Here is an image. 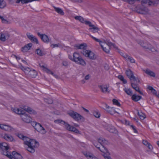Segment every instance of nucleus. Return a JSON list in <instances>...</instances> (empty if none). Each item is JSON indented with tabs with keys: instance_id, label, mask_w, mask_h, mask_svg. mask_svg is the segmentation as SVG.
Returning a JSON list of instances; mask_svg holds the SVG:
<instances>
[{
	"instance_id": "obj_48",
	"label": "nucleus",
	"mask_w": 159,
	"mask_h": 159,
	"mask_svg": "<svg viewBox=\"0 0 159 159\" xmlns=\"http://www.w3.org/2000/svg\"><path fill=\"white\" fill-rule=\"evenodd\" d=\"M112 102L113 104H115L118 106H120V102L116 99H113L112 100Z\"/></svg>"
},
{
	"instance_id": "obj_64",
	"label": "nucleus",
	"mask_w": 159,
	"mask_h": 159,
	"mask_svg": "<svg viewBox=\"0 0 159 159\" xmlns=\"http://www.w3.org/2000/svg\"><path fill=\"white\" fill-rule=\"evenodd\" d=\"M153 93V94L156 95L157 93V91L155 89H153L151 91Z\"/></svg>"
},
{
	"instance_id": "obj_23",
	"label": "nucleus",
	"mask_w": 159,
	"mask_h": 159,
	"mask_svg": "<svg viewBox=\"0 0 159 159\" xmlns=\"http://www.w3.org/2000/svg\"><path fill=\"white\" fill-rule=\"evenodd\" d=\"M137 83H135L131 81V87L136 91L138 92L140 94L143 95V93L140 90L139 87V84Z\"/></svg>"
},
{
	"instance_id": "obj_10",
	"label": "nucleus",
	"mask_w": 159,
	"mask_h": 159,
	"mask_svg": "<svg viewBox=\"0 0 159 159\" xmlns=\"http://www.w3.org/2000/svg\"><path fill=\"white\" fill-rule=\"evenodd\" d=\"M138 43L144 49H148L152 52H154L155 49L148 42L140 40L139 41Z\"/></svg>"
},
{
	"instance_id": "obj_28",
	"label": "nucleus",
	"mask_w": 159,
	"mask_h": 159,
	"mask_svg": "<svg viewBox=\"0 0 159 159\" xmlns=\"http://www.w3.org/2000/svg\"><path fill=\"white\" fill-rule=\"evenodd\" d=\"M9 35L8 34H1L0 36V39L2 41H5L9 39Z\"/></svg>"
},
{
	"instance_id": "obj_31",
	"label": "nucleus",
	"mask_w": 159,
	"mask_h": 159,
	"mask_svg": "<svg viewBox=\"0 0 159 159\" xmlns=\"http://www.w3.org/2000/svg\"><path fill=\"white\" fill-rule=\"evenodd\" d=\"M53 8H54L55 11L58 14L62 16L64 15V13L61 8L59 7H53Z\"/></svg>"
},
{
	"instance_id": "obj_52",
	"label": "nucleus",
	"mask_w": 159,
	"mask_h": 159,
	"mask_svg": "<svg viewBox=\"0 0 159 159\" xmlns=\"http://www.w3.org/2000/svg\"><path fill=\"white\" fill-rule=\"evenodd\" d=\"M128 59L129 60L131 63H134L135 62L134 60L131 57L129 56Z\"/></svg>"
},
{
	"instance_id": "obj_17",
	"label": "nucleus",
	"mask_w": 159,
	"mask_h": 159,
	"mask_svg": "<svg viewBox=\"0 0 159 159\" xmlns=\"http://www.w3.org/2000/svg\"><path fill=\"white\" fill-rule=\"evenodd\" d=\"M84 155L88 159H98L93 153L89 152H83Z\"/></svg>"
},
{
	"instance_id": "obj_11",
	"label": "nucleus",
	"mask_w": 159,
	"mask_h": 159,
	"mask_svg": "<svg viewBox=\"0 0 159 159\" xmlns=\"http://www.w3.org/2000/svg\"><path fill=\"white\" fill-rule=\"evenodd\" d=\"M34 128L37 131L42 134H45L47 132L46 129L39 123H35Z\"/></svg>"
},
{
	"instance_id": "obj_3",
	"label": "nucleus",
	"mask_w": 159,
	"mask_h": 159,
	"mask_svg": "<svg viewBox=\"0 0 159 159\" xmlns=\"http://www.w3.org/2000/svg\"><path fill=\"white\" fill-rule=\"evenodd\" d=\"M108 144V142L107 140L103 138H100V144L101 146V148L100 147V151L102 153L101 154L105 159H111L109 156L110 153L105 146Z\"/></svg>"
},
{
	"instance_id": "obj_63",
	"label": "nucleus",
	"mask_w": 159,
	"mask_h": 159,
	"mask_svg": "<svg viewBox=\"0 0 159 159\" xmlns=\"http://www.w3.org/2000/svg\"><path fill=\"white\" fill-rule=\"evenodd\" d=\"M148 148L151 150H152L153 149V147L150 144V143H149L148 145Z\"/></svg>"
},
{
	"instance_id": "obj_59",
	"label": "nucleus",
	"mask_w": 159,
	"mask_h": 159,
	"mask_svg": "<svg viewBox=\"0 0 159 159\" xmlns=\"http://www.w3.org/2000/svg\"><path fill=\"white\" fill-rule=\"evenodd\" d=\"M89 35L93 39H94V40H95L96 42H99V40L98 39H96V38L93 37V36H92V35H90V34H89Z\"/></svg>"
},
{
	"instance_id": "obj_25",
	"label": "nucleus",
	"mask_w": 159,
	"mask_h": 159,
	"mask_svg": "<svg viewBox=\"0 0 159 159\" xmlns=\"http://www.w3.org/2000/svg\"><path fill=\"white\" fill-rule=\"evenodd\" d=\"M32 46V43H30L22 47L21 48V51L24 52H26L30 49Z\"/></svg>"
},
{
	"instance_id": "obj_34",
	"label": "nucleus",
	"mask_w": 159,
	"mask_h": 159,
	"mask_svg": "<svg viewBox=\"0 0 159 159\" xmlns=\"http://www.w3.org/2000/svg\"><path fill=\"white\" fill-rule=\"evenodd\" d=\"M74 19L76 20L79 21L82 23H84L85 20L82 17L80 16H76L74 17Z\"/></svg>"
},
{
	"instance_id": "obj_49",
	"label": "nucleus",
	"mask_w": 159,
	"mask_h": 159,
	"mask_svg": "<svg viewBox=\"0 0 159 159\" xmlns=\"http://www.w3.org/2000/svg\"><path fill=\"white\" fill-rule=\"evenodd\" d=\"M1 20H2V22L3 24H9L10 23V22L9 21L5 19L3 17Z\"/></svg>"
},
{
	"instance_id": "obj_24",
	"label": "nucleus",
	"mask_w": 159,
	"mask_h": 159,
	"mask_svg": "<svg viewBox=\"0 0 159 159\" xmlns=\"http://www.w3.org/2000/svg\"><path fill=\"white\" fill-rule=\"evenodd\" d=\"M0 147L2 150H5V151H3V153L4 152H7L8 153H9L8 151H7V150L9 149V146L8 144L6 143H0Z\"/></svg>"
},
{
	"instance_id": "obj_26",
	"label": "nucleus",
	"mask_w": 159,
	"mask_h": 159,
	"mask_svg": "<svg viewBox=\"0 0 159 159\" xmlns=\"http://www.w3.org/2000/svg\"><path fill=\"white\" fill-rule=\"evenodd\" d=\"M24 110L31 115H35L37 114L35 110L29 107H24Z\"/></svg>"
},
{
	"instance_id": "obj_53",
	"label": "nucleus",
	"mask_w": 159,
	"mask_h": 159,
	"mask_svg": "<svg viewBox=\"0 0 159 159\" xmlns=\"http://www.w3.org/2000/svg\"><path fill=\"white\" fill-rule=\"evenodd\" d=\"M93 114L97 118L99 117V114L98 112L95 111L93 112Z\"/></svg>"
},
{
	"instance_id": "obj_30",
	"label": "nucleus",
	"mask_w": 159,
	"mask_h": 159,
	"mask_svg": "<svg viewBox=\"0 0 159 159\" xmlns=\"http://www.w3.org/2000/svg\"><path fill=\"white\" fill-rule=\"evenodd\" d=\"M35 0H16V3H19L20 2H21L22 4H24L32 2Z\"/></svg>"
},
{
	"instance_id": "obj_19",
	"label": "nucleus",
	"mask_w": 159,
	"mask_h": 159,
	"mask_svg": "<svg viewBox=\"0 0 159 159\" xmlns=\"http://www.w3.org/2000/svg\"><path fill=\"white\" fill-rule=\"evenodd\" d=\"M105 107H102V108L106 110L111 115H113L116 112L113 107H111L108 106L106 104H105Z\"/></svg>"
},
{
	"instance_id": "obj_21",
	"label": "nucleus",
	"mask_w": 159,
	"mask_h": 159,
	"mask_svg": "<svg viewBox=\"0 0 159 159\" xmlns=\"http://www.w3.org/2000/svg\"><path fill=\"white\" fill-rule=\"evenodd\" d=\"M75 47L77 49H82V51H84V50H86L87 45L86 43H83L81 44H77L75 46Z\"/></svg>"
},
{
	"instance_id": "obj_45",
	"label": "nucleus",
	"mask_w": 159,
	"mask_h": 159,
	"mask_svg": "<svg viewBox=\"0 0 159 159\" xmlns=\"http://www.w3.org/2000/svg\"><path fill=\"white\" fill-rule=\"evenodd\" d=\"M36 52L37 54L39 56H42L44 55L43 52L39 49H37Z\"/></svg>"
},
{
	"instance_id": "obj_37",
	"label": "nucleus",
	"mask_w": 159,
	"mask_h": 159,
	"mask_svg": "<svg viewBox=\"0 0 159 159\" xmlns=\"http://www.w3.org/2000/svg\"><path fill=\"white\" fill-rule=\"evenodd\" d=\"M145 72L146 74L150 75L151 76L153 77H155V73L153 71L149 70L148 69H146Z\"/></svg>"
},
{
	"instance_id": "obj_12",
	"label": "nucleus",
	"mask_w": 159,
	"mask_h": 159,
	"mask_svg": "<svg viewBox=\"0 0 159 159\" xmlns=\"http://www.w3.org/2000/svg\"><path fill=\"white\" fill-rule=\"evenodd\" d=\"M20 117L22 120L25 123H29L32 121V118L26 112H25L23 114L21 115Z\"/></svg>"
},
{
	"instance_id": "obj_16",
	"label": "nucleus",
	"mask_w": 159,
	"mask_h": 159,
	"mask_svg": "<svg viewBox=\"0 0 159 159\" xmlns=\"http://www.w3.org/2000/svg\"><path fill=\"white\" fill-rule=\"evenodd\" d=\"M40 66L43 69V70L48 74H51L56 78H57L58 76L55 74L51 70L45 67L43 65L39 64Z\"/></svg>"
},
{
	"instance_id": "obj_60",
	"label": "nucleus",
	"mask_w": 159,
	"mask_h": 159,
	"mask_svg": "<svg viewBox=\"0 0 159 159\" xmlns=\"http://www.w3.org/2000/svg\"><path fill=\"white\" fill-rule=\"evenodd\" d=\"M143 144L147 146L148 144H149V143H148L147 141V140H143Z\"/></svg>"
},
{
	"instance_id": "obj_2",
	"label": "nucleus",
	"mask_w": 159,
	"mask_h": 159,
	"mask_svg": "<svg viewBox=\"0 0 159 159\" xmlns=\"http://www.w3.org/2000/svg\"><path fill=\"white\" fill-rule=\"evenodd\" d=\"M68 57L72 61L80 65L83 66H85L86 65L85 61L78 52H74L73 53V56L69 55Z\"/></svg>"
},
{
	"instance_id": "obj_1",
	"label": "nucleus",
	"mask_w": 159,
	"mask_h": 159,
	"mask_svg": "<svg viewBox=\"0 0 159 159\" xmlns=\"http://www.w3.org/2000/svg\"><path fill=\"white\" fill-rule=\"evenodd\" d=\"M24 144L28 146L27 150L31 153L35 152V148H38L39 146V143L34 139L29 138L24 139Z\"/></svg>"
},
{
	"instance_id": "obj_15",
	"label": "nucleus",
	"mask_w": 159,
	"mask_h": 159,
	"mask_svg": "<svg viewBox=\"0 0 159 159\" xmlns=\"http://www.w3.org/2000/svg\"><path fill=\"white\" fill-rule=\"evenodd\" d=\"M0 128L7 131H12L14 129L11 126L4 124H0Z\"/></svg>"
},
{
	"instance_id": "obj_20",
	"label": "nucleus",
	"mask_w": 159,
	"mask_h": 159,
	"mask_svg": "<svg viewBox=\"0 0 159 159\" xmlns=\"http://www.w3.org/2000/svg\"><path fill=\"white\" fill-rule=\"evenodd\" d=\"M26 35L28 38L32 42L35 43L36 44L39 43L38 39L35 36L31 34L30 33H27Z\"/></svg>"
},
{
	"instance_id": "obj_46",
	"label": "nucleus",
	"mask_w": 159,
	"mask_h": 159,
	"mask_svg": "<svg viewBox=\"0 0 159 159\" xmlns=\"http://www.w3.org/2000/svg\"><path fill=\"white\" fill-rule=\"evenodd\" d=\"M50 46L52 48H54L55 47H61L62 46L60 43H58L57 44H52Z\"/></svg>"
},
{
	"instance_id": "obj_27",
	"label": "nucleus",
	"mask_w": 159,
	"mask_h": 159,
	"mask_svg": "<svg viewBox=\"0 0 159 159\" xmlns=\"http://www.w3.org/2000/svg\"><path fill=\"white\" fill-rule=\"evenodd\" d=\"M107 130L110 132L114 133L115 134H118V132L113 126L111 125H109L107 128Z\"/></svg>"
},
{
	"instance_id": "obj_42",
	"label": "nucleus",
	"mask_w": 159,
	"mask_h": 159,
	"mask_svg": "<svg viewBox=\"0 0 159 159\" xmlns=\"http://www.w3.org/2000/svg\"><path fill=\"white\" fill-rule=\"evenodd\" d=\"M102 40L103 41L104 43H105L110 48V47L112 45L113 43L109 41L108 40H106L105 39H103Z\"/></svg>"
},
{
	"instance_id": "obj_18",
	"label": "nucleus",
	"mask_w": 159,
	"mask_h": 159,
	"mask_svg": "<svg viewBox=\"0 0 159 159\" xmlns=\"http://www.w3.org/2000/svg\"><path fill=\"white\" fill-rule=\"evenodd\" d=\"M109 86L108 84H102L100 86L101 91L104 93H109L110 90L108 89Z\"/></svg>"
},
{
	"instance_id": "obj_51",
	"label": "nucleus",
	"mask_w": 159,
	"mask_h": 159,
	"mask_svg": "<svg viewBox=\"0 0 159 159\" xmlns=\"http://www.w3.org/2000/svg\"><path fill=\"white\" fill-rule=\"evenodd\" d=\"M62 65L65 67H67L69 65V64L67 61H63L62 63Z\"/></svg>"
},
{
	"instance_id": "obj_44",
	"label": "nucleus",
	"mask_w": 159,
	"mask_h": 159,
	"mask_svg": "<svg viewBox=\"0 0 159 159\" xmlns=\"http://www.w3.org/2000/svg\"><path fill=\"white\" fill-rule=\"evenodd\" d=\"M138 115L139 116L140 119L141 120H143L145 118V115L142 112H139V111L138 112Z\"/></svg>"
},
{
	"instance_id": "obj_41",
	"label": "nucleus",
	"mask_w": 159,
	"mask_h": 159,
	"mask_svg": "<svg viewBox=\"0 0 159 159\" xmlns=\"http://www.w3.org/2000/svg\"><path fill=\"white\" fill-rule=\"evenodd\" d=\"M124 90L128 95H132V92L130 89L125 88L124 89Z\"/></svg>"
},
{
	"instance_id": "obj_29",
	"label": "nucleus",
	"mask_w": 159,
	"mask_h": 159,
	"mask_svg": "<svg viewBox=\"0 0 159 159\" xmlns=\"http://www.w3.org/2000/svg\"><path fill=\"white\" fill-rule=\"evenodd\" d=\"M141 98V96L137 95L136 94H133L131 97L132 99L134 102H137Z\"/></svg>"
},
{
	"instance_id": "obj_22",
	"label": "nucleus",
	"mask_w": 159,
	"mask_h": 159,
	"mask_svg": "<svg viewBox=\"0 0 159 159\" xmlns=\"http://www.w3.org/2000/svg\"><path fill=\"white\" fill-rule=\"evenodd\" d=\"M3 138L7 141L10 142L15 141V140L11 134H5L3 136Z\"/></svg>"
},
{
	"instance_id": "obj_33",
	"label": "nucleus",
	"mask_w": 159,
	"mask_h": 159,
	"mask_svg": "<svg viewBox=\"0 0 159 159\" xmlns=\"http://www.w3.org/2000/svg\"><path fill=\"white\" fill-rule=\"evenodd\" d=\"M89 30L93 33H96L98 31L99 29L94 25H93V26L89 28Z\"/></svg>"
},
{
	"instance_id": "obj_5",
	"label": "nucleus",
	"mask_w": 159,
	"mask_h": 159,
	"mask_svg": "<svg viewBox=\"0 0 159 159\" xmlns=\"http://www.w3.org/2000/svg\"><path fill=\"white\" fill-rule=\"evenodd\" d=\"M54 122L56 124L61 123L63 125L65 128L68 131L73 132L76 134H80V132L78 129L63 120H54Z\"/></svg>"
},
{
	"instance_id": "obj_50",
	"label": "nucleus",
	"mask_w": 159,
	"mask_h": 159,
	"mask_svg": "<svg viewBox=\"0 0 159 159\" xmlns=\"http://www.w3.org/2000/svg\"><path fill=\"white\" fill-rule=\"evenodd\" d=\"M151 6H156L158 3L157 1H151Z\"/></svg>"
},
{
	"instance_id": "obj_14",
	"label": "nucleus",
	"mask_w": 159,
	"mask_h": 159,
	"mask_svg": "<svg viewBox=\"0 0 159 159\" xmlns=\"http://www.w3.org/2000/svg\"><path fill=\"white\" fill-rule=\"evenodd\" d=\"M12 111L14 113L18 115H20V117L21 115L23 114L25 112L24 110V108H13L11 109Z\"/></svg>"
},
{
	"instance_id": "obj_54",
	"label": "nucleus",
	"mask_w": 159,
	"mask_h": 159,
	"mask_svg": "<svg viewBox=\"0 0 159 159\" xmlns=\"http://www.w3.org/2000/svg\"><path fill=\"white\" fill-rule=\"evenodd\" d=\"M45 101L48 104H51L52 102V100L50 99H45Z\"/></svg>"
},
{
	"instance_id": "obj_7",
	"label": "nucleus",
	"mask_w": 159,
	"mask_h": 159,
	"mask_svg": "<svg viewBox=\"0 0 159 159\" xmlns=\"http://www.w3.org/2000/svg\"><path fill=\"white\" fill-rule=\"evenodd\" d=\"M3 154L10 159H22L23 157L20 154L16 152L13 151L11 154L10 153L7 152H4Z\"/></svg>"
},
{
	"instance_id": "obj_4",
	"label": "nucleus",
	"mask_w": 159,
	"mask_h": 159,
	"mask_svg": "<svg viewBox=\"0 0 159 159\" xmlns=\"http://www.w3.org/2000/svg\"><path fill=\"white\" fill-rule=\"evenodd\" d=\"M19 68L25 73L27 76L32 78H35L37 75V73L34 69L29 67H24L20 64Z\"/></svg>"
},
{
	"instance_id": "obj_13",
	"label": "nucleus",
	"mask_w": 159,
	"mask_h": 159,
	"mask_svg": "<svg viewBox=\"0 0 159 159\" xmlns=\"http://www.w3.org/2000/svg\"><path fill=\"white\" fill-rule=\"evenodd\" d=\"M100 43H101L100 46L102 50L106 53H109L110 51V48L105 43H104L102 40H100Z\"/></svg>"
},
{
	"instance_id": "obj_8",
	"label": "nucleus",
	"mask_w": 159,
	"mask_h": 159,
	"mask_svg": "<svg viewBox=\"0 0 159 159\" xmlns=\"http://www.w3.org/2000/svg\"><path fill=\"white\" fill-rule=\"evenodd\" d=\"M134 11L138 13L142 14H146L149 12L148 9L143 5H138L135 8Z\"/></svg>"
},
{
	"instance_id": "obj_6",
	"label": "nucleus",
	"mask_w": 159,
	"mask_h": 159,
	"mask_svg": "<svg viewBox=\"0 0 159 159\" xmlns=\"http://www.w3.org/2000/svg\"><path fill=\"white\" fill-rule=\"evenodd\" d=\"M68 115L75 120L78 121L80 120H84V118L80 114L73 111H70L67 112Z\"/></svg>"
},
{
	"instance_id": "obj_36",
	"label": "nucleus",
	"mask_w": 159,
	"mask_h": 159,
	"mask_svg": "<svg viewBox=\"0 0 159 159\" xmlns=\"http://www.w3.org/2000/svg\"><path fill=\"white\" fill-rule=\"evenodd\" d=\"M130 81V82L131 83V81L133 82V81L134 82H136V83H140V81L139 80V78L137 77H135L133 75V76L131 77L130 79H129Z\"/></svg>"
},
{
	"instance_id": "obj_61",
	"label": "nucleus",
	"mask_w": 159,
	"mask_h": 159,
	"mask_svg": "<svg viewBox=\"0 0 159 159\" xmlns=\"http://www.w3.org/2000/svg\"><path fill=\"white\" fill-rule=\"evenodd\" d=\"M121 54L123 57L125 58H128L129 57V56L127 55L126 54H125L123 53H121Z\"/></svg>"
},
{
	"instance_id": "obj_55",
	"label": "nucleus",
	"mask_w": 159,
	"mask_h": 159,
	"mask_svg": "<svg viewBox=\"0 0 159 159\" xmlns=\"http://www.w3.org/2000/svg\"><path fill=\"white\" fill-rule=\"evenodd\" d=\"M18 137H19V138L20 139H22L24 140V139L25 138H28L27 137L24 136L23 135L21 134H18Z\"/></svg>"
},
{
	"instance_id": "obj_56",
	"label": "nucleus",
	"mask_w": 159,
	"mask_h": 159,
	"mask_svg": "<svg viewBox=\"0 0 159 159\" xmlns=\"http://www.w3.org/2000/svg\"><path fill=\"white\" fill-rule=\"evenodd\" d=\"M130 126L132 128V129H133V130H134V133H137L138 132V131H137V130L136 129L135 127L133 125H130Z\"/></svg>"
},
{
	"instance_id": "obj_58",
	"label": "nucleus",
	"mask_w": 159,
	"mask_h": 159,
	"mask_svg": "<svg viewBox=\"0 0 159 159\" xmlns=\"http://www.w3.org/2000/svg\"><path fill=\"white\" fill-rule=\"evenodd\" d=\"M74 2H77L79 3L82 2H83V0H70Z\"/></svg>"
},
{
	"instance_id": "obj_9",
	"label": "nucleus",
	"mask_w": 159,
	"mask_h": 159,
	"mask_svg": "<svg viewBox=\"0 0 159 159\" xmlns=\"http://www.w3.org/2000/svg\"><path fill=\"white\" fill-rule=\"evenodd\" d=\"M81 53L85 57L90 59L94 60L96 58L95 54L90 50H84V51H81Z\"/></svg>"
},
{
	"instance_id": "obj_40",
	"label": "nucleus",
	"mask_w": 159,
	"mask_h": 159,
	"mask_svg": "<svg viewBox=\"0 0 159 159\" xmlns=\"http://www.w3.org/2000/svg\"><path fill=\"white\" fill-rule=\"evenodd\" d=\"M6 5V2L4 0H0V8H3Z\"/></svg>"
},
{
	"instance_id": "obj_57",
	"label": "nucleus",
	"mask_w": 159,
	"mask_h": 159,
	"mask_svg": "<svg viewBox=\"0 0 159 159\" xmlns=\"http://www.w3.org/2000/svg\"><path fill=\"white\" fill-rule=\"evenodd\" d=\"M90 75L89 74H88L86 75L84 77V80H88L90 78Z\"/></svg>"
},
{
	"instance_id": "obj_38",
	"label": "nucleus",
	"mask_w": 159,
	"mask_h": 159,
	"mask_svg": "<svg viewBox=\"0 0 159 159\" xmlns=\"http://www.w3.org/2000/svg\"><path fill=\"white\" fill-rule=\"evenodd\" d=\"M140 2L142 4L148 3V5H151V1L150 0H140L136 1V2Z\"/></svg>"
},
{
	"instance_id": "obj_62",
	"label": "nucleus",
	"mask_w": 159,
	"mask_h": 159,
	"mask_svg": "<svg viewBox=\"0 0 159 159\" xmlns=\"http://www.w3.org/2000/svg\"><path fill=\"white\" fill-rule=\"evenodd\" d=\"M93 144L95 146V147H96L98 149H99V146L98 144H97V143L96 142H94Z\"/></svg>"
},
{
	"instance_id": "obj_35",
	"label": "nucleus",
	"mask_w": 159,
	"mask_h": 159,
	"mask_svg": "<svg viewBox=\"0 0 159 159\" xmlns=\"http://www.w3.org/2000/svg\"><path fill=\"white\" fill-rule=\"evenodd\" d=\"M125 73L129 79L131 78L134 75L133 72L129 69L126 70Z\"/></svg>"
},
{
	"instance_id": "obj_39",
	"label": "nucleus",
	"mask_w": 159,
	"mask_h": 159,
	"mask_svg": "<svg viewBox=\"0 0 159 159\" xmlns=\"http://www.w3.org/2000/svg\"><path fill=\"white\" fill-rule=\"evenodd\" d=\"M101 67L103 68L106 70H108L110 68L108 65L105 63H103L101 64Z\"/></svg>"
},
{
	"instance_id": "obj_43",
	"label": "nucleus",
	"mask_w": 159,
	"mask_h": 159,
	"mask_svg": "<svg viewBox=\"0 0 159 159\" xmlns=\"http://www.w3.org/2000/svg\"><path fill=\"white\" fill-rule=\"evenodd\" d=\"M118 77L120 80L123 82L124 84H125L127 83V81L126 80L124 79V77L123 76L119 75Z\"/></svg>"
},
{
	"instance_id": "obj_32",
	"label": "nucleus",
	"mask_w": 159,
	"mask_h": 159,
	"mask_svg": "<svg viewBox=\"0 0 159 159\" xmlns=\"http://www.w3.org/2000/svg\"><path fill=\"white\" fill-rule=\"evenodd\" d=\"M41 38L44 42L48 43L50 41L48 37L45 34L41 35Z\"/></svg>"
},
{
	"instance_id": "obj_47",
	"label": "nucleus",
	"mask_w": 159,
	"mask_h": 159,
	"mask_svg": "<svg viewBox=\"0 0 159 159\" xmlns=\"http://www.w3.org/2000/svg\"><path fill=\"white\" fill-rule=\"evenodd\" d=\"M84 24H85V25H88L89 27V28L93 26V25L90 21L86 20H85Z\"/></svg>"
}]
</instances>
